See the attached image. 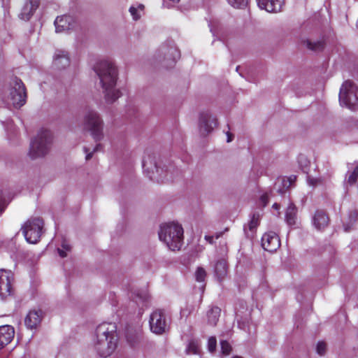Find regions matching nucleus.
I'll return each instance as SVG.
<instances>
[{"instance_id": "16", "label": "nucleus", "mask_w": 358, "mask_h": 358, "mask_svg": "<svg viewBox=\"0 0 358 358\" xmlns=\"http://www.w3.org/2000/svg\"><path fill=\"white\" fill-rule=\"evenodd\" d=\"M258 6L269 13L281 10L284 0H257Z\"/></svg>"}, {"instance_id": "47", "label": "nucleus", "mask_w": 358, "mask_h": 358, "mask_svg": "<svg viewBox=\"0 0 358 358\" xmlns=\"http://www.w3.org/2000/svg\"><path fill=\"white\" fill-rule=\"evenodd\" d=\"M232 358H242L241 357H239V356H234Z\"/></svg>"}, {"instance_id": "27", "label": "nucleus", "mask_w": 358, "mask_h": 358, "mask_svg": "<svg viewBox=\"0 0 358 358\" xmlns=\"http://www.w3.org/2000/svg\"><path fill=\"white\" fill-rule=\"evenodd\" d=\"M358 219V213L356 210H353L349 214V222L344 224L345 231H349L353 224L356 222Z\"/></svg>"}, {"instance_id": "36", "label": "nucleus", "mask_w": 358, "mask_h": 358, "mask_svg": "<svg viewBox=\"0 0 358 358\" xmlns=\"http://www.w3.org/2000/svg\"><path fill=\"white\" fill-rule=\"evenodd\" d=\"M217 345V341L215 337H210L208 341V348L210 352H213L215 350Z\"/></svg>"}, {"instance_id": "23", "label": "nucleus", "mask_w": 358, "mask_h": 358, "mask_svg": "<svg viewBox=\"0 0 358 358\" xmlns=\"http://www.w3.org/2000/svg\"><path fill=\"white\" fill-rule=\"evenodd\" d=\"M227 262L224 259L217 261L215 265V273L219 280H222L227 275Z\"/></svg>"}, {"instance_id": "21", "label": "nucleus", "mask_w": 358, "mask_h": 358, "mask_svg": "<svg viewBox=\"0 0 358 358\" xmlns=\"http://www.w3.org/2000/svg\"><path fill=\"white\" fill-rule=\"evenodd\" d=\"M260 215L259 213H254L248 222V224L245 226L244 230L245 232L248 237H252L255 230L257 229L259 224Z\"/></svg>"}, {"instance_id": "4", "label": "nucleus", "mask_w": 358, "mask_h": 358, "mask_svg": "<svg viewBox=\"0 0 358 358\" xmlns=\"http://www.w3.org/2000/svg\"><path fill=\"white\" fill-rule=\"evenodd\" d=\"M142 166L144 172L146 173L150 179H156L157 180H171L173 179L174 169L172 167L159 168L154 154L146 152L144 154L142 160Z\"/></svg>"}, {"instance_id": "43", "label": "nucleus", "mask_w": 358, "mask_h": 358, "mask_svg": "<svg viewBox=\"0 0 358 358\" xmlns=\"http://www.w3.org/2000/svg\"><path fill=\"white\" fill-rule=\"evenodd\" d=\"M227 141L228 143H229V142H231L233 140L232 135L229 132H227Z\"/></svg>"}, {"instance_id": "44", "label": "nucleus", "mask_w": 358, "mask_h": 358, "mask_svg": "<svg viewBox=\"0 0 358 358\" xmlns=\"http://www.w3.org/2000/svg\"><path fill=\"white\" fill-rule=\"evenodd\" d=\"M273 208L275 210H279L280 209V205L277 203H275L273 205Z\"/></svg>"}, {"instance_id": "19", "label": "nucleus", "mask_w": 358, "mask_h": 358, "mask_svg": "<svg viewBox=\"0 0 358 358\" xmlns=\"http://www.w3.org/2000/svg\"><path fill=\"white\" fill-rule=\"evenodd\" d=\"M42 312L41 310H31L25 317L24 323L28 329H36L41 323Z\"/></svg>"}, {"instance_id": "28", "label": "nucleus", "mask_w": 358, "mask_h": 358, "mask_svg": "<svg viewBox=\"0 0 358 358\" xmlns=\"http://www.w3.org/2000/svg\"><path fill=\"white\" fill-rule=\"evenodd\" d=\"M295 176H292L289 178H280L275 183V186H279V183H281L284 188L288 189L295 182Z\"/></svg>"}, {"instance_id": "35", "label": "nucleus", "mask_w": 358, "mask_h": 358, "mask_svg": "<svg viewBox=\"0 0 358 358\" xmlns=\"http://www.w3.org/2000/svg\"><path fill=\"white\" fill-rule=\"evenodd\" d=\"M101 148V144H97L96 145V147L94 148L93 151H92V152L90 151L89 148H84V151L86 153V157H85L86 159L89 160L90 159H91L92 157L93 153L94 152L99 150Z\"/></svg>"}, {"instance_id": "14", "label": "nucleus", "mask_w": 358, "mask_h": 358, "mask_svg": "<svg viewBox=\"0 0 358 358\" xmlns=\"http://www.w3.org/2000/svg\"><path fill=\"white\" fill-rule=\"evenodd\" d=\"M70 64V57L68 52L64 50H57L53 55L52 67L57 70L66 69Z\"/></svg>"}, {"instance_id": "5", "label": "nucleus", "mask_w": 358, "mask_h": 358, "mask_svg": "<svg viewBox=\"0 0 358 358\" xmlns=\"http://www.w3.org/2000/svg\"><path fill=\"white\" fill-rule=\"evenodd\" d=\"M83 129L90 132L96 141H99L103 138V122L99 114L94 110L86 111L83 122Z\"/></svg>"}, {"instance_id": "13", "label": "nucleus", "mask_w": 358, "mask_h": 358, "mask_svg": "<svg viewBox=\"0 0 358 358\" xmlns=\"http://www.w3.org/2000/svg\"><path fill=\"white\" fill-rule=\"evenodd\" d=\"M262 245L268 252L276 251L280 245L278 234L273 231L265 233L262 238Z\"/></svg>"}, {"instance_id": "1", "label": "nucleus", "mask_w": 358, "mask_h": 358, "mask_svg": "<svg viewBox=\"0 0 358 358\" xmlns=\"http://www.w3.org/2000/svg\"><path fill=\"white\" fill-rule=\"evenodd\" d=\"M98 76L105 94L106 101L112 103L121 95L120 91L115 87L117 80V70L113 62L110 59H102L94 67Z\"/></svg>"}, {"instance_id": "25", "label": "nucleus", "mask_w": 358, "mask_h": 358, "mask_svg": "<svg viewBox=\"0 0 358 358\" xmlns=\"http://www.w3.org/2000/svg\"><path fill=\"white\" fill-rule=\"evenodd\" d=\"M161 51L164 54L165 59L171 60L173 62H174L180 56L178 50L174 47H171L169 48H164L162 49Z\"/></svg>"}, {"instance_id": "2", "label": "nucleus", "mask_w": 358, "mask_h": 358, "mask_svg": "<svg viewBox=\"0 0 358 358\" xmlns=\"http://www.w3.org/2000/svg\"><path fill=\"white\" fill-rule=\"evenodd\" d=\"M116 331L117 327L115 323L103 322L96 327L93 345L101 357H107L116 349L117 342Z\"/></svg>"}, {"instance_id": "48", "label": "nucleus", "mask_w": 358, "mask_h": 358, "mask_svg": "<svg viewBox=\"0 0 358 358\" xmlns=\"http://www.w3.org/2000/svg\"><path fill=\"white\" fill-rule=\"evenodd\" d=\"M220 237V235H217L216 238H218Z\"/></svg>"}, {"instance_id": "20", "label": "nucleus", "mask_w": 358, "mask_h": 358, "mask_svg": "<svg viewBox=\"0 0 358 358\" xmlns=\"http://www.w3.org/2000/svg\"><path fill=\"white\" fill-rule=\"evenodd\" d=\"M313 223L317 229L322 230L328 225L329 217L324 212L317 210L313 217Z\"/></svg>"}, {"instance_id": "7", "label": "nucleus", "mask_w": 358, "mask_h": 358, "mask_svg": "<svg viewBox=\"0 0 358 358\" xmlns=\"http://www.w3.org/2000/svg\"><path fill=\"white\" fill-rule=\"evenodd\" d=\"M52 143V134L49 130H42L31 142L29 155L36 159L45 155Z\"/></svg>"}, {"instance_id": "9", "label": "nucleus", "mask_w": 358, "mask_h": 358, "mask_svg": "<svg viewBox=\"0 0 358 358\" xmlns=\"http://www.w3.org/2000/svg\"><path fill=\"white\" fill-rule=\"evenodd\" d=\"M43 222L39 218L28 220L22 228V233L27 242L37 243L43 233Z\"/></svg>"}, {"instance_id": "11", "label": "nucleus", "mask_w": 358, "mask_h": 358, "mask_svg": "<svg viewBox=\"0 0 358 358\" xmlns=\"http://www.w3.org/2000/svg\"><path fill=\"white\" fill-rule=\"evenodd\" d=\"M150 330L155 334H162L166 331L167 323L164 313L157 310L154 311L150 318Z\"/></svg>"}, {"instance_id": "6", "label": "nucleus", "mask_w": 358, "mask_h": 358, "mask_svg": "<svg viewBox=\"0 0 358 358\" xmlns=\"http://www.w3.org/2000/svg\"><path fill=\"white\" fill-rule=\"evenodd\" d=\"M26 96L25 87L21 80L13 78L6 93V103L15 108H20L25 103Z\"/></svg>"}, {"instance_id": "3", "label": "nucleus", "mask_w": 358, "mask_h": 358, "mask_svg": "<svg viewBox=\"0 0 358 358\" xmlns=\"http://www.w3.org/2000/svg\"><path fill=\"white\" fill-rule=\"evenodd\" d=\"M183 229L177 222L164 223L160 226L159 238L171 250H179L183 243Z\"/></svg>"}, {"instance_id": "8", "label": "nucleus", "mask_w": 358, "mask_h": 358, "mask_svg": "<svg viewBox=\"0 0 358 358\" xmlns=\"http://www.w3.org/2000/svg\"><path fill=\"white\" fill-rule=\"evenodd\" d=\"M339 101L342 106L358 109V87L352 82L345 81L340 89Z\"/></svg>"}, {"instance_id": "30", "label": "nucleus", "mask_w": 358, "mask_h": 358, "mask_svg": "<svg viewBox=\"0 0 358 358\" xmlns=\"http://www.w3.org/2000/svg\"><path fill=\"white\" fill-rule=\"evenodd\" d=\"M199 345L197 341H191L187 347L186 352L187 354L196 355L199 353Z\"/></svg>"}, {"instance_id": "38", "label": "nucleus", "mask_w": 358, "mask_h": 358, "mask_svg": "<svg viewBox=\"0 0 358 358\" xmlns=\"http://www.w3.org/2000/svg\"><path fill=\"white\" fill-rule=\"evenodd\" d=\"M308 47L313 50H317L323 48V44L321 42L313 43L311 42L308 43Z\"/></svg>"}, {"instance_id": "15", "label": "nucleus", "mask_w": 358, "mask_h": 358, "mask_svg": "<svg viewBox=\"0 0 358 358\" xmlns=\"http://www.w3.org/2000/svg\"><path fill=\"white\" fill-rule=\"evenodd\" d=\"M40 0H26L19 14V17L24 21L29 20L38 8Z\"/></svg>"}, {"instance_id": "49", "label": "nucleus", "mask_w": 358, "mask_h": 358, "mask_svg": "<svg viewBox=\"0 0 358 358\" xmlns=\"http://www.w3.org/2000/svg\"><path fill=\"white\" fill-rule=\"evenodd\" d=\"M357 27H358V24H357Z\"/></svg>"}, {"instance_id": "33", "label": "nucleus", "mask_w": 358, "mask_h": 358, "mask_svg": "<svg viewBox=\"0 0 358 358\" xmlns=\"http://www.w3.org/2000/svg\"><path fill=\"white\" fill-rule=\"evenodd\" d=\"M227 1L235 8H243L247 5V0H227Z\"/></svg>"}, {"instance_id": "32", "label": "nucleus", "mask_w": 358, "mask_h": 358, "mask_svg": "<svg viewBox=\"0 0 358 358\" xmlns=\"http://www.w3.org/2000/svg\"><path fill=\"white\" fill-rule=\"evenodd\" d=\"M71 251V246L66 241H64L62 245V248H58V253L62 258L67 257L68 252Z\"/></svg>"}, {"instance_id": "37", "label": "nucleus", "mask_w": 358, "mask_h": 358, "mask_svg": "<svg viewBox=\"0 0 358 358\" xmlns=\"http://www.w3.org/2000/svg\"><path fill=\"white\" fill-rule=\"evenodd\" d=\"M308 182L309 185L313 186V187H315V186L322 184V181L320 178H310V177L308 178Z\"/></svg>"}, {"instance_id": "10", "label": "nucleus", "mask_w": 358, "mask_h": 358, "mask_svg": "<svg viewBox=\"0 0 358 358\" xmlns=\"http://www.w3.org/2000/svg\"><path fill=\"white\" fill-rule=\"evenodd\" d=\"M217 124V119L211 113L203 111L200 113L199 129L201 135L206 136L210 133Z\"/></svg>"}, {"instance_id": "39", "label": "nucleus", "mask_w": 358, "mask_h": 358, "mask_svg": "<svg viewBox=\"0 0 358 358\" xmlns=\"http://www.w3.org/2000/svg\"><path fill=\"white\" fill-rule=\"evenodd\" d=\"M317 352L320 355H324L326 350V344L323 342H319L317 345Z\"/></svg>"}, {"instance_id": "22", "label": "nucleus", "mask_w": 358, "mask_h": 358, "mask_svg": "<svg viewBox=\"0 0 358 358\" xmlns=\"http://www.w3.org/2000/svg\"><path fill=\"white\" fill-rule=\"evenodd\" d=\"M297 209L293 203H290L285 213V220L289 225L296 224Z\"/></svg>"}, {"instance_id": "12", "label": "nucleus", "mask_w": 358, "mask_h": 358, "mask_svg": "<svg viewBox=\"0 0 358 358\" xmlns=\"http://www.w3.org/2000/svg\"><path fill=\"white\" fill-rule=\"evenodd\" d=\"M13 274L10 271L0 269V298L5 299L12 293Z\"/></svg>"}, {"instance_id": "42", "label": "nucleus", "mask_w": 358, "mask_h": 358, "mask_svg": "<svg viewBox=\"0 0 358 358\" xmlns=\"http://www.w3.org/2000/svg\"><path fill=\"white\" fill-rule=\"evenodd\" d=\"M267 199H268V196L266 194H264V195H262V197H261V200L263 203V205L264 206H266V203H267Z\"/></svg>"}, {"instance_id": "34", "label": "nucleus", "mask_w": 358, "mask_h": 358, "mask_svg": "<svg viewBox=\"0 0 358 358\" xmlns=\"http://www.w3.org/2000/svg\"><path fill=\"white\" fill-rule=\"evenodd\" d=\"M220 345L222 353L226 356L229 355L231 351V346L230 345V344L225 341H222L220 342Z\"/></svg>"}, {"instance_id": "29", "label": "nucleus", "mask_w": 358, "mask_h": 358, "mask_svg": "<svg viewBox=\"0 0 358 358\" xmlns=\"http://www.w3.org/2000/svg\"><path fill=\"white\" fill-rule=\"evenodd\" d=\"M347 175H348V179H347L348 183H349L350 185L355 184L358 178V165L356 166L352 171H348Z\"/></svg>"}, {"instance_id": "26", "label": "nucleus", "mask_w": 358, "mask_h": 358, "mask_svg": "<svg viewBox=\"0 0 358 358\" xmlns=\"http://www.w3.org/2000/svg\"><path fill=\"white\" fill-rule=\"evenodd\" d=\"M144 6L138 4L137 6H131L129 8V13L132 16L133 20H138L143 14Z\"/></svg>"}, {"instance_id": "46", "label": "nucleus", "mask_w": 358, "mask_h": 358, "mask_svg": "<svg viewBox=\"0 0 358 358\" xmlns=\"http://www.w3.org/2000/svg\"><path fill=\"white\" fill-rule=\"evenodd\" d=\"M278 191H279V192H280V193H281V194L283 192V191H282L281 189H280V187H278Z\"/></svg>"}, {"instance_id": "17", "label": "nucleus", "mask_w": 358, "mask_h": 358, "mask_svg": "<svg viewBox=\"0 0 358 358\" xmlns=\"http://www.w3.org/2000/svg\"><path fill=\"white\" fill-rule=\"evenodd\" d=\"M15 335L14 328L10 325L0 327V349L8 345Z\"/></svg>"}, {"instance_id": "41", "label": "nucleus", "mask_w": 358, "mask_h": 358, "mask_svg": "<svg viewBox=\"0 0 358 358\" xmlns=\"http://www.w3.org/2000/svg\"><path fill=\"white\" fill-rule=\"evenodd\" d=\"M303 162H304V164L306 165L307 159H306V157L300 156L299 159V163L300 164L301 166H302V163H303Z\"/></svg>"}, {"instance_id": "40", "label": "nucleus", "mask_w": 358, "mask_h": 358, "mask_svg": "<svg viewBox=\"0 0 358 358\" xmlns=\"http://www.w3.org/2000/svg\"><path fill=\"white\" fill-rule=\"evenodd\" d=\"M5 208V203L2 199L1 194L0 193V214L3 211Z\"/></svg>"}, {"instance_id": "31", "label": "nucleus", "mask_w": 358, "mask_h": 358, "mask_svg": "<svg viewBox=\"0 0 358 358\" xmlns=\"http://www.w3.org/2000/svg\"><path fill=\"white\" fill-rule=\"evenodd\" d=\"M206 277V271L202 267H198L195 271V279L197 282H203Z\"/></svg>"}, {"instance_id": "18", "label": "nucleus", "mask_w": 358, "mask_h": 358, "mask_svg": "<svg viewBox=\"0 0 358 358\" xmlns=\"http://www.w3.org/2000/svg\"><path fill=\"white\" fill-rule=\"evenodd\" d=\"M73 19L70 15L57 17L55 20V26L57 32H62L70 29L73 27Z\"/></svg>"}, {"instance_id": "24", "label": "nucleus", "mask_w": 358, "mask_h": 358, "mask_svg": "<svg viewBox=\"0 0 358 358\" xmlns=\"http://www.w3.org/2000/svg\"><path fill=\"white\" fill-rule=\"evenodd\" d=\"M221 310L218 307L211 308L207 313L208 322L210 325H215L218 321Z\"/></svg>"}, {"instance_id": "45", "label": "nucleus", "mask_w": 358, "mask_h": 358, "mask_svg": "<svg viewBox=\"0 0 358 358\" xmlns=\"http://www.w3.org/2000/svg\"><path fill=\"white\" fill-rule=\"evenodd\" d=\"M206 239L209 241L210 242H211V241L213 240V237H211V236H206Z\"/></svg>"}]
</instances>
